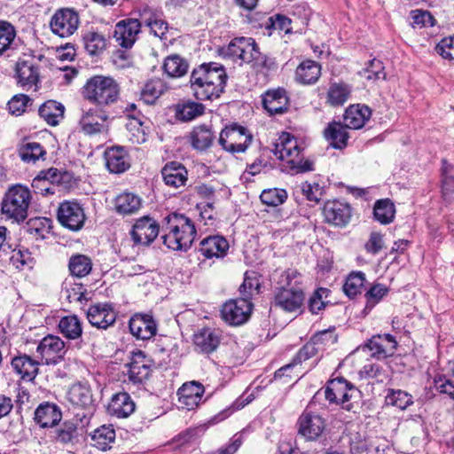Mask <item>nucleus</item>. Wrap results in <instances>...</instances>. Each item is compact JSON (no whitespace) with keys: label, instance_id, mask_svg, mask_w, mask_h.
<instances>
[{"label":"nucleus","instance_id":"a18cd8bd","mask_svg":"<svg viewBox=\"0 0 454 454\" xmlns=\"http://www.w3.org/2000/svg\"><path fill=\"white\" fill-rule=\"evenodd\" d=\"M204 110L202 104L188 100L176 106V117L182 121H190L202 115Z\"/></svg>","mask_w":454,"mask_h":454},{"label":"nucleus","instance_id":"39448f33","mask_svg":"<svg viewBox=\"0 0 454 454\" xmlns=\"http://www.w3.org/2000/svg\"><path fill=\"white\" fill-rule=\"evenodd\" d=\"M31 198L30 190L27 186L21 184L12 186L2 200L3 215L15 222H23L27 217Z\"/></svg>","mask_w":454,"mask_h":454},{"label":"nucleus","instance_id":"de8ad7c7","mask_svg":"<svg viewBox=\"0 0 454 454\" xmlns=\"http://www.w3.org/2000/svg\"><path fill=\"white\" fill-rule=\"evenodd\" d=\"M321 347H317L315 345V342H313L311 340L308 343H306L296 354L294 356L293 363L286 364L283 367H281L279 370L276 372V376H282L285 374V372L289 370L291 367H293L294 364H298L302 363L303 361H306L314 356H316L320 351Z\"/></svg>","mask_w":454,"mask_h":454},{"label":"nucleus","instance_id":"9d476101","mask_svg":"<svg viewBox=\"0 0 454 454\" xmlns=\"http://www.w3.org/2000/svg\"><path fill=\"white\" fill-rule=\"evenodd\" d=\"M66 352L64 340L52 334L43 337L36 348V353L47 365L59 364L64 359Z\"/></svg>","mask_w":454,"mask_h":454},{"label":"nucleus","instance_id":"a19ab883","mask_svg":"<svg viewBox=\"0 0 454 454\" xmlns=\"http://www.w3.org/2000/svg\"><path fill=\"white\" fill-rule=\"evenodd\" d=\"M68 270L73 278L86 277L92 270L91 259L85 254H73L68 261Z\"/></svg>","mask_w":454,"mask_h":454},{"label":"nucleus","instance_id":"aec40b11","mask_svg":"<svg viewBox=\"0 0 454 454\" xmlns=\"http://www.w3.org/2000/svg\"><path fill=\"white\" fill-rule=\"evenodd\" d=\"M117 314L109 303H96L87 310V318L92 326L106 330L116 321Z\"/></svg>","mask_w":454,"mask_h":454},{"label":"nucleus","instance_id":"37998d69","mask_svg":"<svg viewBox=\"0 0 454 454\" xmlns=\"http://www.w3.org/2000/svg\"><path fill=\"white\" fill-rule=\"evenodd\" d=\"M351 87L344 82H333L327 91V103L332 106H340L349 98Z\"/></svg>","mask_w":454,"mask_h":454},{"label":"nucleus","instance_id":"c756f323","mask_svg":"<svg viewBox=\"0 0 454 454\" xmlns=\"http://www.w3.org/2000/svg\"><path fill=\"white\" fill-rule=\"evenodd\" d=\"M229 249V243L223 236H209L202 239L200 243L199 251L207 258L223 257Z\"/></svg>","mask_w":454,"mask_h":454},{"label":"nucleus","instance_id":"6e6552de","mask_svg":"<svg viewBox=\"0 0 454 454\" xmlns=\"http://www.w3.org/2000/svg\"><path fill=\"white\" fill-rule=\"evenodd\" d=\"M79 24V14L72 8H60L57 10L50 20L51 32L62 38L74 35Z\"/></svg>","mask_w":454,"mask_h":454},{"label":"nucleus","instance_id":"f3484780","mask_svg":"<svg viewBox=\"0 0 454 454\" xmlns=\"http://www.w3.org/2000/svg\"><path fill=\"white\" fill-rule=\"evenodd\" d=\"M140 31L141 22L137 19H125L115 25L114 38L121 47L129 49L137 41Z\"/></svg>","mask_w":454,"mask_h":454},{"label":"nucleus","instance_id":"4be33fe9","mask_svg":"<svg viewBox=\"0 0 454 454\" xmlns=\"http://www.w3.org/2000/svg\"><path fill=\"white\" fill-rule=\"evenodd\" d=\"M204 392L201 383L194 380L186 382L177 391L179 404L183 409L193 410L201 403Z\"/></svg>","mask_w":454,"mask_h":454},{"label":"nucleus","instance_id":"5701e85b","mask_svg":"<svg viewBox=\"0 0 454 454\" xmlns=\"http://www.w3.org/2000/svg\"><path fill=\"white\" fill-rule=\"evenodd\" d=\"M161 176L165 184L178 189L186 185L188 170L178 161H169L161 169Z\"/></svg>","mask_w":454,"mask_h":454},{"label":"nucleus","instance_id":"473e14b6","mask_svg":"<svg viewBox=\"0 0 454 454\" xmlns=\"http://www.w3.org/2000/svg\"><path fill=\"white\" fill-rule=\"evenodd\" d=\"M372 114L371 109L364 105L350 106L344 114V125L348 129H358L364 126Z\"/></svg>","mask_w":454,"mask_h":454},{"label":"nucleus","instance_id":"69168bd1","mask_svg":"<svg viewBox=\"0 0 454 454\" xmlns=\"http://www.w3.org/2000/svg\"><path fill=\"white\" fill-rule=\"evenodd\" d=\"M30 102L31 99L25 94L15 95L7 104L9 112L13 115L20 116L26 112Z\"/></svg>","mask_w":454,"mask_h":454},{"label":"nucleus","instance_id":"bf43d9fd","mask_svg":"<svg viewBox=\"0 0 454 454\" xmlns=\"http://www.w3.org/2000/svg\"><path fill=\"white\" fill-rule=\"evenodd\" d=\"M55 440L62 444L72 443L77 437V426L72 420L65 421L56 430Z\"/></svg>","mask_w":454,"mask_h":454},{"label":"nucleus","instance_id":"58836bf2","mask_svg":"<svg viewBox=\"0 0 454 454\" xmlns=\"http://www.w3.org/2000/svg\"><path fill=\"white\" fill-rule=\"evenodd\" d=\"M64 106L54 100L46 101L38 110L40 117L51 126H56L59 123L60 120L64 117Z\"/></svg>","mask_w":454,"mask_h":454},{"label":"nucleus","instance_id":"b1692460","mask_svg":"<svg viewBox=\"0 0 454 454\" xmlns=\"http://www.w3.org/2000/svg\"><path fill=\"white\" fill-rule=\"evenodd\" d=\"M61 419L60 408L49 402L39 404L34 413L35 422L42 428L53 427L59 423Z\"/></svg>","mask_w":454,"mask_h":454},{"label":"nucleus","instance_id":"680f3d73","mask_svg":"<svg viewBox=\"0 0 454 454\" xmlns=\"http://www.w3.org/2000/svg\"><path fill=\"white\" fill-rule=\"evenodd\" d=\"M360 74L368 81L385 79L383 63L376 59L369 61L368 66L361 71Z\"/></svg>","mask_w":454,"mask_h":454},{"label":"nucleus","instance_id":"4c0bfd02","mask_svg":"<svg viewBox=\"0 0 454 454\" xmlns=\"http://www.w3.org/2000/svg\"><path fill=\"white\" fill-rule=\"evenodd\" d=\"M145 357L143 351H138L134 354L133 361L129 364V380L135 384L142 383L146 380L151 372L150 366L145 364L140 359Z\"/></svg>","mask_w":454,"mask_h":454},{"label":"nucleus","instance_id":"f8f14e48","mask_svg":"<svg viewBox=\"0 0 454 454\" xmlns=\"http://www.w3.org/2000/svg\"><path fill=\"white\" fill-rule=\"evenodd\" d=\"M253 304L247 298L230 300L221 309L222 318L231 325H239L247 321Z\"/></svg>","mask_w":454,"mask_h":454},{"label":"nucleus","instance_id":"20e7f679","mask_svg":"<svg viewBox=\"0 0 454 454\" xmlns=\"http://www.w3.org/2000/svg\"><path fill=\"white\" fill-rule=\"evenodd\" d=\"M302 150L303 148L296 137L283 132L275 144L273 153L279 160H285L296 173L312 171L314 163L312 160L303 158Z\"/></svg>","mask_w":454,"mask_h":454},{"label":"nucleus","instance_id":"c85d7f7f","mask_svg":"<svg viewBox=\"0 0 454 454\" xmlns=\"http://www.w3.org/2000/svg\"><path fill=\"white\" fill-rule=\"evenodd\" d=\"M264 109L270 114H283L288 107V98L284 89L268 90L262 96Z\"/></svg>","mask_w":454,"mask_h":454},{"label":"nucleus","instance_id":"393cba45","mask_svg":"<svg viewBox=\"0 0 454 454\" xmlns=\"http://www.w3.org/2000/svg\"><path fill=\"white\" fill-rule=\"evenodd\" d=\"M215 139V136L212 130V126L207 124L194 126L188 136L191 146L198 152L207 151L212 146Z\"/></svg>","mask_w":454,"mask_h":454},{"label":"nucleus","instance_id":"ddd939ff","mask_svg":"<svg viewBox=\"0 0 454 454\" xmlns=\"http://www.w3.org/2000/svg\"><path fill=\"white\" fill-rule=\"evenodd\" d=\"M258 46L252 37H236L232 39L225 50V55L234 60L252 64L254 56H258Z\"/></svg>","mask_w":454,"mask_h":454},{"label":"nucleus","instance_id":"79ce46f5","mask_svg":"<svg viewBox=\"0 0 454 454\" xmlns=\"http://www.w3.org/2000/svg\"><path fill=\"white\" fill-rule=\"evenodd\" d=\"M189 69L187 60L177 54L168 56L163 63L164 73L172 78L184 76Z\"/></svg>","mask_w":454,"mask_h":454},{"label":"nucleus","instance_id":"774afa93","mask_svg":"<svg viewBox=\"0 0 454 454\" xmlns=\"http://www.w3.org/2000/svg\"><path fill=\"white\" fill-rule=\"evenodd\" d=\"M435 51L445 59L454 60V36L442 39L435 46Z\"/></svg>","mask_w":454,"mask_h":454},{"label":"nucleus","instance_id":"1a4fd4ad","mask_svg":"<svg viewBox=\"0 0 454 454\" xmlns=\"http://www.w3.org/2000/svg\"><path fill=\"white\" fill-rule=\"evenodd\" d=\"M159 231L160 225L157 221L145 215L136 220L129 235L134 245L148 247L157 238Z\"/></svg>","mask_w":454,"mask_h":454},{"label":"nucleus","instance_id":"4468645a","mask_svg":"<svg viewBox=\"0 0 454 454\" xmlns=\"http://www.w3.org/2000/svg\"><path fill=\"white\" fill-rule=\"evenodd\" d=\"M58 220L61 225L71 231H79L84 224L85 214L79 203L67 200L59 207Z\"/></svg>","mask_w":454,"mask_h":454},{"label":"nucleus","instance_id":"7ed1b4c3","mask_svg":"<svg viewBox=\"0 0 454 454\" xmlns=\"http://www.w3.org/2000/svg\"><path fill=\"white\" fill-rule=\"evenodd\" d=\"M83 98L103 107L117 102L120 96L119 83L110 76L94 75L82 87Z\"/></svg>","mask_w":454,"mask_h":454},{"label":"nucleus","instance_id":"6ab92c4d","mask_svg":"<svg viewBox=\"0 0 454 454\" xmlns=\"http://www.w3.org/2000/svg\"><path fill=\"white\" fill-rule=\"evenodd\" d=\"M305 299L301 287L278 288L274 305L287 312H295L303 305Z\"/></svg>","mask_w":454,"mask_h":454},{"label":"nucleus","instance_id":"9b49d317","mask_svg":"<svg viewBox=\"0 0 454 454\" xmlns=\"http://www.w3.org/2000/svg\"><path fill=\"white\" fill-rule=\"evenodd\" d=\"M326 427L325 419L319 414L305 410L298 419V433L307 441L318 440Z\"/></svg>","mask_w":454,"mask_h":454},{"label":"nucleus","instance_id":"338daca9","mask_svg":"<svg viewBox=\"0 0 454 454\" xmlns=\"http://www.w3.org/2000/svg\"><path fill=\"white\" fill-rule=\"evenodd\" d=\"M300 187L301 193L309 201L318 203L324 195V188L317 183L304 182Z\"/></svg>","mask_w":454,"mask_h":454},{"label":"nucleus","instance_id":"3c124183","mask_svg":"<svg viewBox=\"0 0 454 454\" xmlns=\"http://www.w3.org/2000/svg\"><path fill=\"white\" fill-rule=\"evenodd\" d=\"M91 439L94 446L101 450H106L114 442L115 431L111 426H102L94 431Z\"/></svg>","mask_w":454,"mask_h":454},{"label":"nucleus","instance_id":"a878e982","mask_svg":"<svg viewBox=\"0 0 454 454\" xmlns=\"http://www.w3.org/2000/svg\"><path fill=\"white\" fill-rule=\"evenodd\" d=\"M106 165L108 170L114 174L125 172L130 167L127 151L122 146H113L105 152Z\"/></svg>","mask_w":454,"mask_h":454},{"label":"nucleus","instance_id":"7c9ffc66","mask_svg":"<svg viewBox=\"0 0 454 454\" xmlns=\"http://www.w3.org/2000/svg\"><path fill=\"white\" fill-rule=\"evenodd\" d=\"M16 76L18 83L24 89H36L39 82L38 67L32 61H18L16 65Z\"/></svg>","mask_w":454,"mask_h":454},{"label":"nucleus","instance_id":"2f4dec72","mask_svg":"<svg viewBox=\"0 0 454 454\" xmlns=\"http://www.w3.org/2000/svg\"><path fill=\"white\" fill-rule=\"evenodd\" d=\"M321 76V65L314 60L306 59L300 63L295 70V81L303 85L316 83Z\"/></svg>","mask_w":454,"mask_h":454},{"label":"nucleus","instance_id":"f03ea898","mask_svg":"<svg viewBox=\"0 0 454 454\" xmlns=\"http://www.w3.org/2000/svg\"><path fill=\"white\" fill-rule=\"evenodd\" d=\"M163 244L174 251H186L196 237V228L183 214L171 213L164 218Z\"/></svg>","mask_w":454,"mask_h":454},{"label":"nucleus","instance_id":"09e8293b","mask_svg":"<svg viewBox=\"0 0 454 454\" xmlns=\"http://www.w3.org/2000/svg\"><path fill=\"white\" fill-rule=\"evenodd\" d=\"M395 214L394 203L389 199L377 200L373 215L375 219L382 224H387L393 222Z\"/></svg>","mask_w":454,"mask_h":454},{"label":"nucleus","instance_id":"412c9836","mask_svg":"<svg viewBox=\"0 0 454 454\" xmlns=\"http://www.w3.org/2000/svg\"><path fill=\"white\" fill-rule=\"evenodd\" d=\"M129 328L133 336L139 340H150L157 333V324L153 316L137 313L129 321Z\"/></svg>","mask_w":454,"mask_h":454},{"label":"nucleus","instance_id":"4d7b16f0","mask_svg":"<svg viewBox=\"0 0 454 454\" xmlns=\"http://www.w3.org/2000/svg\"><path fill=\"white\" fill-rule=\"evenodd\" d=\"M261 283L258 275L254 271H247L242 285L239 287V292L242 298H247L248 301L260 292Z\"/></svg>","mask_w":454,"mask_h":454},{"label":"nucleus","instance_id":"c03bdc74","mask_svg":"<svg viewBox=\"0 0 454 454\" xmlns=\"http://www.w3.org/2000/svg\"><path fill=\"white\" fill-rule=\"evenodd\" d=\"M61 181V173L57 168H51L45 171H41L33 180L32 186L39 188L43 186L42 192L43 194H53L54 192L48 186L49 184H59Z\"/></svg>","mask_w":454,"mask_h":454},{"label":"nucleus","instance_id":"864d4df0","mask_svg":"<svg viewBox=\"0 0 454 454\" xmlns=\"http://www.w3.org/2000/svg\"><path fill=\"white\" fill-rule=\"evenodd\" d=\"M16 37L14 26L5 20H0V56L12 49Z\"/></svg>","mask_w":454,"mask_h":454},{"label":"nucleus","instance_id":"e2e57ef3","mask_svg":"<svg viewBox=\"0 0 454 454\" xmlns=\"http://www.w3.org/2000/svg\"><path fill=\"white\" fill-rule=\"evenodd\" d=\"M388 288L382 284H375L365 294L366 305L364 309H372L381 299L387 295Z\"/></svg>","mask_w":454,"mask_h":454},{"label":"nucleus","instance_id":"cd10ccee","mask_svg":"<svg viewBox=\"0 0 454 454\" xmlns=\"http://www.w3.org/2000/svg\"><path fill=\"white\" fill-rule=\"evenodd\" d=\"M11 365L15 373L26 381H33L39 372V362L27 355L13 357Z\"/></svg>","mask_w":454,"mask_h":454},{"label":"nucleus","instance_id":"e433bc0d","mask_svg":"<svg viewBox=\"0 0 454 454\" xmlns=\"http://www.w3.org/2000/svg\"><path fill=\"white\" fill-rule=\"evenodd\" d=\"M348 128L340 122H331L324 130L325 139L336 149H342L347 145L348 135Z\"/></svg>","mask_w":454,"mask_h":454},{"label":"nucleus","instance_id":"0e129e2a","mask_svg":"<svg viewBox=\"0 0 454 454\" xmlns=\"http://www.w3.org/2000/svg\"><path fill=\"white\" fill-rule=\"evenodd\" d=\"M278 284V288L301 287V276L296 270L288 269L281 273Z\"/></svg>","mask_w":454,"mask_h":454},{"label":"nucleus","instance_id":"2eb2a0df","mask_svg":"<svg viewBox=\"0 0 454 454\" xmlns=\"http://www.w3.org/2000/svg\"><path fill=\"white\" fill-rule=\"evenodd\" d=\"M108 115L99 108H82L79 120L81 129L88 135L98 134L107 129Z\"/></svg>","mask_w":454,"mask_h":454},{"label":"nucleus","instance_id":"6e6d98bb","mask_svg":"<svg viewBox=\"0 0 454 454\" xmlns=\"http://www.w3.org/2000/svg\"><path fill=\"white\" fill-rule=\"evenodd\" d=\"M365 281V274L364 272H352L346 279L343 291L348 297L353 298L362 293Z\"/></svg>","mask_w":454,"mask_h":454},{"label":"nucleus","instance_id":"f257e3e1","mask_svg":"<svg viewBox=\"0 0 454 454\" xmlns=\"http://www.w3.org/2000/svg\"><path fill=\"white\" fill-rule=\"evenodd\" d=\"M227 74L223 65L215 62L203 63L191 74L190 83L193 96L198 100H213L223 92Z\"/></svg>","mask_w":454,"mask_h":454},{"label":"nucleus","instance_id":"5fc2aeb1","mask_svg":"<svg viewBox=\"0 0 454 454\" xmlns=\"http://www.w3.org/2000/svg\"><path fill=\"white\" fill-rule=\"evenodd\" d=\"M166 86L160 79H152L147 82L142 90V99L146 104H153L166 90Z\"/></svg>","mask_w":454,"mask_h":454},{"label":"nucleus","instance_id":"49530a36","mask_svg":"<svg viewBox=\"0 0 454 454\" xmlns=\"http://www.w3.org/2000/svg\"><path fill=\"white\" fill-rule=\"evenodd\" d=\"M59 330L64 337L76 340L82 336V324L76 316H66L59 322Z\"/></svg>","mask_w":454,"mask_h":454},{"label":"nucleus","instance_id":"052dcab7","mask_svg":"<svg viewBox=\"0 0 454 454\" xmlns=\"http://www.w3.org/2000/svg\"><path fill=\"white\" fill-rule=\"evenodd\" d=\"M260 199L261 201L267 206L277 207L286 201L287 193L284 189H268L262 192Z\"/></svg>","mask_w":454,"mask_h":454},{"label":"nucleus","instance_id":"423d86ee","mask_svg":"<svg viewBox=\"0 0 454 454\" xmlns=\"http://www.w3.org/2000/svg\"><path fill=\"white\" fill-rule=\"evenodd\" d=\"M360 391L344 378L331 380L325 387L323 395L330 403L340 404L350 411L354 408L352 399L359 397Z\"/></svg>","mask_w":454,"mask_h":454},{"label":"nucleus","instance_id":"ea45409f","mask_svg":"<svg viewBox=\"0 0 454 454\" xmlns=\"http://www.w3.org/2000/svg\"><path fill=\"white\" fill-rule=\"evenodd\" d=\"M86 288L81 283H76L73 278H67L62 283L61 295L69 302H82L88 301L85 296Z\"/></svg>","mask_w":454,"mask_h":454},{"label":"nucleus","instance_id":"c9c22d12","mask_svg":"<svg viewBox=\"0 0 454 454\" xmlns=\"http://www.w3.org/2000/svg\"><path fill=\"white\" fill-rule=\"evenodd\" d=\"M142 207V200L132 192H123L115 198L114 207L121 215H130L138 212Z\"/></svg>","mask_w":454,"mask_h":454},{"label":"nucleus","instance_id":"f704fd0d","mask_svg":"<svg viewBox=\"0 0 454 454\" xmlns=\"http://www.w3.org/2000/svg\"><path fill=\"white\" fill-rule=\"evenodd\" d=\"M135 403L126 392H120L112 397L108 405L111 414L118 418H127L135 411Z\"/></svg>","mask_w":454,"mask_h":454},{"label":"nucleus","instance_id":"603ef678","mask_svg":"<svg viewBox=\"0 0 454 454\" xmlns=\"http://www.w3.org/2000/svg\"><path fill=\"white\" fill-rule=\"evenodd\" d=\"M19 154L23 161L35 163L39 159H44L46 151L40 143L27 142L20 147Z\"/></svg>","mask_w":454,"mask_h":454},{"label":"nucleus","instance_id":"dca6fc26","mask_svg":"<svg viewBox=\"0 0 454 454\" xmlns=\"http://www.w3.org/2000/svg\"><path fill=\"white\" fill-rule=\"evenodd\" d=\"M67 399L73 406L85 411L80 419L82 422L83 419L88 421V416L93 410V399L90 387L80 382L72 385L67 391Z\"/></svg>","mask_w":454,"mask_h":454},{"label":"nucleus","instance_id":"a211bd4d","mask_svg":"<svg viewBox=\"0 0 454 454\" xmlns=\"http://www.w3.org/2000/svg\"><path fill=\"white\" fill-rule=\"evenodd\" d=\"M325 221L337 227L346 226L351 219L352 210L348 203L340 200H328L323 207Z\"/></svg>","mask_w":454,"mask_h":454},{"label":"nucleus","instance_id":"72a5a7b5","mask_svg":"<svg viewBox=\"0 0 454 454\" xmlns=\"http://www.w3.org/2000/svg\"><path fill=\"white\" fill-rule=\"evenodd\" d=\"M220 344V335L215 329L205 328L194 335V345L200 352L210 354Z\"/></svg>","mask_w":454,"mask_h":454},{"label":"nucleus","instance_id":"13d9d810","mask_svg":"<svg viewBox=\"0 0 454 454\" xmlns=\"http://www.w3.org/2000/svg\"><path fill=\"white\" fill-rule=\"evenodd\" d=\"M387 405L395 406L400 410H405L413 403L412 396L401 389H388L385 397Z\"/></svg>","mask_w":454,"mask_h":454},{"label":"nucleus","instance_id":"bb28decb","mask_svg":"<svg viewBox=\"0 0 454 454\" xmlns=\"http://www.w3.org/2000/svg\"><path fill=\"white\" fill-rule=\"evenodd\" d=\"M372 356L380 359L392 356L397 348V341L391 334L373 336L366 344Z\"/></svg>","mask_w":454,"mask_h":454},{"label":"nucleus","instance_id":"0eeeda50","mask_svg":"<svg viewBox=\"0 0 454 454\" xmlns=\"http://www.w3.org/2000/svg\"><path fill=\"white\" fill-rule=\"evenodd\" d=\"M252 141L253 136L249 130L237 123L223 129L218 138L221 147L232 154L246 152Z\"/></svg>","mask_w":454,"mask_h":454},{"label":"nucleus","instance_id":"8fccbe9b","mask_svg":"<svg viewBox=\"0 0 454 454\" xmlns=\"http://www.w3.org/2000/svg\"><path fill=\"white\" fill-rule=\"evenodd\" d=\"M83 45L86 51L90 55L100 53L106 45L105 36L93 30L87 31L82 35Z\"/></svg>","mask_w":454,"mask_h":454}]
</instances>
